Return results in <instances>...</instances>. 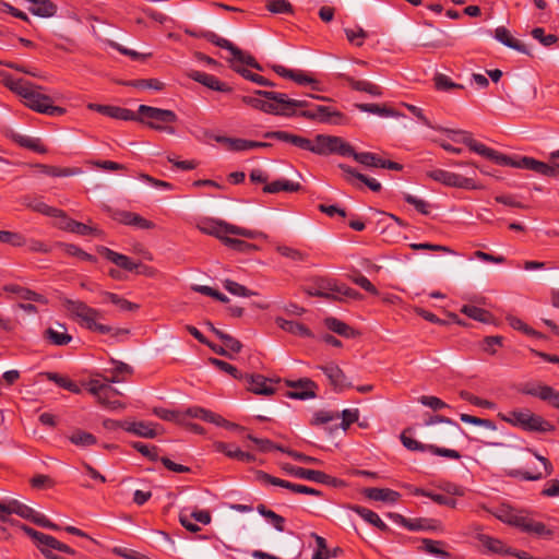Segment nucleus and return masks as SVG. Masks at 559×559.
<instances>
[{"label": "nucleus", "instance_id": "1", "mask_svg": "<svg viewBox=\"0 0 559 559\" xmlns=\"http://www.w3.org/2000/svg\"><path fill=\"white\" fill-rule=\"evenodd\" d=\"M247 105L267 114L290 117L297 114V108L308 106V102L289 98L284 93L254 91L247 95Z\"/></svg>", "mask_w": 559, "mask_h": 559}, {"label": "nucleus", "instance_id": "2", "mask_svg": "<svg viewBox=\"0 0 559 559\" xmlns=\"http://www.w3.org/2000/svg\"><path fill=\"white\" fill-rule=\"evenodd\" d=\"M495 518L503 523L515 526L522 532L534 534L539 537H551L552 531L543 522L535 521L523 511L513 509L510 506L501 504L495 510H488Z\"/></svg>", "mask_w": 559, "mask_h": 559}, {"label": "nucleus", "instance_id": "3", "mask_svg": "<svg viewBox=\"0 0 559 559\" xmlns=\"http://www.w3.org/2000/svg\"><path fill=\"white\" fill-rule=\"evenodd\" d=\"M62 306L81 326L99 334H108L112 331L111 326L97 322L102 316L100 311L90 307L86 302L63 298Z\"/></svg>", "mask_w": 559, "mask_h": 559}, {"label": "nucleus", "instance_id": "4", "mask_svg": "<svg viewBox=\"0 0 559 559\" xmlns=\"http://www.w3.org/2000/svg\"><path fill=\"white\" fill-rule=\"evenodd\" d=\"M448 132L461 135L460 139H452L456 142L465 144L472 152L495 162L497 165L523 169L524 156H509L502 154L476 141L472 133L464 130H448Z\"/></svg>", "mask_w": 559, "mask_h": 559}, {"label": "nucleus", "instance_id": "5", "mask_svg": "<svg viewBox=\"0 0 559 559\" xmlns=\"http://www.w3.org/2000/svg\"><path fill=\"white\" fill-rule=\"evenodd\" d=\"M198 228L205 235L221 239L226 246L234 250L242 251L245 249V242L235 238V236H245V229L241 227L214 218H204L199 222Z\"/></svg>", "mask_w": 559, "mask_h": 559}, {"label": "nucleus", "instance_id": "6", "mask_svg": "<svg viewBox=\"0 0 559 559\" xmlns=\"http://www.w3.org/2000/svg\"><path fill=\"white\" fill-rule=\"evenodd\" d=\"M135 114L136 119L134 121L144 123L155 131L166 132L168 134L176 133V129L171 124L177 122L178 117L173 110L140 105Z\"/></svg>", "mask_w": 559, "mask_h": 559}, {"label": "nucleus", "instance_id": "7", "mask_svg": "<svg viewBox=\"0 0 559 559\" xmlns=\"http://www.w3.org/2000/svg\"><path fill=\"white\" fill-rule=\"evenodd\" d=\"M498 417L502 421L530 432H546L554 429V426L550 423L527 408L499 413Z\"/></svg>", "mask_w": 559, "mask_h": 559}, {"label": "nucleus", "instance_id": "8", "mask_svg": "<svg viewBox=\"0 0 559 559\" xmlns=\"http://www.w3.org/2000/svg\"><path fill=\"white\" fill-rule=\"evenodd\" d=\"M312 296H319L330 300L360 299L361 295L345 284L332 278H318L316 286L309 292Z\"/></svg>", "mask_w": 559, "mask_h": 559}, {"label": "nucleus", "instance_id": "9", "mask_svg": "<svg viewBox=\"0 0 559 559\" xmlns=\"http://www.w3.org/2000/svg\"><path fill=\"white\" fill-rule=\"evenodd\" d=\"M118 380L114 377L107 379V383H103L99 380L92 379L86 383L87 391L96 397L97 402L105 408L118 409L124 408V404L118 400L120 392L112 388L109 383L117 382Z\"/></svg>", "mask_w": 559, "mask_h": 559}, {"label": "nucleus", "instance_id": "10", "mask_svg": "<svg viewBox=\"0 0 559 559\" xmlns=\"http://www.w3.org/2000/svg\"><path fill=\"white\" fill-rule=\"evenodd\" d=\"M309 152L318 155H328L337 153L347 156L353 153V146L340 136L318 134L314 141L310 140Z\"/></svg>", "mask_w": 559, "mask_h": 559}, {"label": "nucleus", "instance_id": "11", "mask_svg": "<svg viewBox=\"0 0 559 559\" xmlns=\"http://www.w3.org/2000/svg\"><path fill=\"white\" fill-rule=\"evenodd\" d=\"M427 177L447 187L467 190H477L481 188V186L478 185L473 178L464 177L462 175L443 169H433L427 171Z\"/></svg>", "mask_w": 559, "mask_h": 559}, {"label": "nucleus", "instance_id": "12", "mask_svg": "<svg viewBox=\"0 0 559 559\" xmlns=\"http://www.w3.org/2000/svg\"><path fill=\"white\" fill-rule=\"evenodd\" d=\"M40 88V86H36L34 91L31 94H28V97L25 100L26 106L37 112L48 115L51 117L64 115L66 108L55 106L52 98L48 95L41 94L39 92Z\"/></svg>", "mask_w": 559, "mask_h": 559}, {"label": "nucleus", "instance_id": "13", "mask_svg": "<svg viewBox=\"0 0 559 559\" xmlns=\"http://www.w3.org/2000/svg\"><path fill=\"white\" fill-rule=\"evenodd\" d=\"M97 252L110 261L111 263L116 264L117 266L121 267L124 271L128 272H136L139 274H151L148 271L151 270L150 266L144 265L142 263H136L132 261L128 255H124L122 253L116 252L107 247L99 246L97 247Z\"/></svg>", "mask_w": 559, "mask_h": 559}, {"label": "nucleus", "instance_id": "14", "mask_svg": "<svg viewBox=\"0 0 559 559\" xmlns=\"http://www.w3.org/2000/svg\"><path fill=\"white\" fill-rule=\"evenodd\" d=\"M409 430L411 429H406L401 433V441L406 449H408L411 451H420V452L429 451L433 455L444 456V457L452 459V460L461 459V454L456 450L440 448L435 444H425V443H421L418 440L407 436V432Z\"/></svg>", "mask_w": 559, "mask_h": 559}, {"label": "nucleus", "instance_id": "15", "mask_svg": "<svg viewBox=\"0 0 559 559\" xmlns=\"http://www.w3.org/2000/svg\"><path fill=\"white\" fill-rule=\"evenodd\" d=\"M282 469L285 473H287L290 476H294L296 478L307 479V480H311L314 483L332 485V486H336V484H337L336 478H334L321 471L308 469V468H304L300 466L292 465L289 463L283 464Z\"/></svg>", "mask_w": 559, "mask_h": 559}, {"label": "nucleus", "instance_id": "16", "mask_svg": "<svg viewBox=\"0 0 559 559\" xmlns=\"http://www.w3.org/2000/svg\"><path fill=\"white\" fill-rule=\"evenodd\" d=\"M255 479L260 481L261 484L265 485H273V486H280L283 488H286L295 493H305V495H311V496H321V491L318 489H314L312 487H308L300 484H294L277 477H274L265 472L262 471H255L254 472Z\"/></svg>", "mask_w": 559, "mask_h": 559}, {"label": "nucleus", "instance_id": "17", "mask_svg": "<svg viewBox=\"0 0 559 559\" xmlns=\"http://www.w3.org/2000/svg\"><path fill=\"white\" fill-rule=\"evenodd\" d=\"M19 527L29 536L35 543L36 547L47 559H53L58 556L52 552V550L57 549L58 539L51 535L44 534L38 532L25 524H20Z\"/></svg>", "mask_w": 559, "mask_h": 559}, {"label": "nucleus", "instance_id": "18", "mask_svg": "<svg viewBox=\"0 0 559 559\" xmlns=\"http://www.w3.org/2000/svg\"><path fill=\"white\" fill-rule=\"evenodd\" d=\"M521 392L526 395L538 397L539 400L548 403L551 407L559 411V391L550 385L542 383H526Z\"/></svg>", "mask_w": 559, "mask_h": 559}, {"label": "nucleus", "instance_id": "19", "mask_svg": "<svg viewBox=\"0 0 559 559\" xmlns=\"http://www.w3.org/2000/svg\"><path fill=\"white\" fill-rule=\"evenodd\" d=\"M280 379L266 378L259 373H247V392L258 395L271 396L276 392Z\"/></svg>", "mask_w": 559, "mask_h": 559}, {"label": "nucleus", "instance_id": "20", "mask_svg": "<svg viewBox=\"0 0 559 559\" xmlns=\"http://www.w3.org/2000/svg\"><path fill=\"white\" fill-rule=\"evenodd\" d=\"M348 156H352L357 163L372 168H385L390 170L401 171L403 169V165L396 162L383 159L379 155L371 152H360L357 153L353 148V153Z\"/></svg>", "mask_w": 559, "mask_h": 559}, {"label": "nucleus", "instance_id": "21", "mask_svg": "<svg viewBox=\"0 0 559 559\" xmlns=\"http://www.w3.org/2000/svg\"><path fill=\"white\" fill-rule=\"evenodd\" d=\"M186 415L189 416V417H192V418H199V419H202L204 421L212 423V424H214L216 426L224 427V428H226L228 430L242 431V429H243L238 424H234L231 421H228L227 419H225L221 415H218L216 413H213V412H211L209 409H205L203 407H200V406L189 407L186 411Z\"/></svg>", "mask_w": 559, "mask_h": 559}, {"label": "nucleus", "instance_id": "22", "mask_svg": "<svg viewBox=\"0 0 559 559\" xmlns=\"http://www.w3.org/2000/svg\"><path fill=\"white\" fill-rule=\"evenodd\" d=\"M286 385L293 390L287 392V396L295 400H307L316 397L318 385L309 378L299 379L297 381L286 380Z\"/></svg>", "mask_w": 559, "mask_h": 559}, {"label": "nucleus", "instance_id": "23", "mask_svg": "<svg viewBox=\"0 0 559 559\" xmlns=\"http://www.w3.org/2000/svg\"><path fill=\"white\" fill-rule=\"evenodd\" d=\"M87 108L100 115L118 120L134 121L136 119V114L134 111L119 106L90 103L87 104Z\"/></svg>", "mask_w": 559, "mask_h": 559}, {"label": "nucleus", "instance_id": "24", "mask_svg": "<svg viewBox=\"0 0 559 559\" xmlns=\"http://www.w3.org/2000/svg\"><path fill=\"white\" fill-rule=\"evenodd\" d=\"M318 368L325 374L330 384L335 390L342 391L352 386V384L347 382V378L338 365L330 362L319 366Z\"/></svg>", "mask_w": 559, "mask_h": 559}, {"label": "nucleus", "instance_id": "25", "mask_svg": "<svg viewBox=\"0 0 559 559\" xmlns=\"http://www.w3.org/2000/svg\"><path fill=\"white\" fill-rule=\"evenodd\" d=\"M528 451L532 452L535 455V457L543 464L544 472H542V471L528 472V471L516 469L514 472H511V475L521 477L524 480H539V479L546 478L547 476H550L554 472V466H552L551 462L547 457L539 455L538 453H536L532 450H528Z\"/></svg>", "mask_w": 559, "mask_h": 559}, {"label": "nucleus", "instance_id": "26", "mask_svg": "<svg viewBox=\"0 0 559 559\" xmlns=\"http://www.w3.org/2000/svg\"><path fill=\"white\" fill-rule=\"evenodd\" d=\"M299 116L319 122H330L333 117H342V114L333 110L331 107L318 105L313 108L300 111Z\"/></svg>", "mask_w": 559, "mask_h": 559}, {"label": "nucleus", "instance_id": "27", "mask_svg": "<svg viewBox=\"0 0 559 559\" xmlns=\"http://www.w3.org/2000/svg\"><path fill=\"white\" fill-rule=\"evenodd\" d=\"M264 138L276 139L282 142L290 143L292 145L305 151H309V148H311L309 139L286 131L266 132Z\"/></svg>", "mask_w": 559, "mask_h": 559}, {"label": "nucleus", "instance_id": "28", "mask_svg": "<svg viewBox=\"0 0 559 559\" xmlns=\"http://www.w3.org/2000/svg\"><path fill=\"white\" fill-rule=\"evenodd\" d=\"M364 496L370 500L374 501H382L388 503H396L400 498L401 493L392 490L390 488H377V487H370L365 488L362 491Z\"/></svg>", "mask_w": 559, "mask_h": 559}, {"label": "nucleus", "instance_id": "29", "mask_svg": "<svg viewBox=\"0 0 559 559\" xmlns=\"http://www.w3.org/2000/svg\"><path fill=\"white\" fill-rule=\"evenodd\" d=\"M60 229L70 231L80 236H88L97 234V228H94L87 224L74 221L66 214V217H61V221L57 225Z\"/></svg>", "mask_w": 559, "mask_h": 559}, {"label": "nucleus", "instance_id": "30", "mask_svg": "<svg viewBox=\"0 0 559 559\" xmlns=\"http://www.w3.org/2000/svg\"><path fill=\"white\" fill-rule=\"evenodd\" d=\"M24 205L34 212L40 213L43 215L60 218L66 217V212L63 210L50 206L43 202L40 199H32V198H25L24 199Z\"/></svg>", "mask_w": 559, "mask_h": 559}, {"label": "nucleus", "instance_id": "31", "mask_svg": "<svg viewBox=\"0 0 559 559\" xmlns=\"http://www.w3.org/2000/svg\"><path fill=\"white\" fill-rule=\"evenodd\" d=\"M10 139L21 147L27 148L32 152L39 154L47 153V147L41 143L39 138H33L29 135L20 134L17 132H11Z\"/></svg>", "mask_w": 559, "mask_h": 559}, {"label": "nucleus", "instance_id": "32", "mask_svg": "<svg viewBox=\"0 0 559 559\" xmlns=\"http://www.w3.org/2000/svg\"><path fill=\"white\" fill-rule=\"evenodd\" d=\"M121 224L128 225V226H135L140 229H152L155 227V224L152 221H148L141 215L129 212V211H121L117 213L116 217Z\"/></svg>", "mask_w": 559, "mask_h": 559}, {"label": "nucleus", "instance_id": "33", "mask_svg": "<svg viewBox=\"0 0 559 559\" xmlns=\"http://www.w3.org/2000/svg\"><path fill=\"white\" fill-rule=\"evenodd\" d=\"M189 78H191L193 81L201 83L202 85L213 90V91H219V92H227L229 91V87L221 82L216 76L201 72V71H191L189 73Z\"/></svg>", "mask_w": 559, "mask_h": 559}, {"label": "nucleus", "instance_id": "34", "mask_svg": "<svg viewBox=\"0 0 559 559\" xmlns=\"http://www.w3.org/2000/svg\"><path fill=\"white\" fill-rule=\"evenodd\" d=\"M276 324L283 331L290 333L293 335L299 336V337H312L313 336V334L309 328H307L305 324L294 321V320L277 318Z\"/></svg>", "mask_w": 559, "mask_h": 559}, {"label": "nucleus", "instance_id": "35", "mask_svg": "<svg viewBox=\"0 0 559 559\" xmlns=\"http://www.w3.org/2000/svg\"><path fill=\"white\" fill-rule=\"evenodd\" d=\"M349 509L364 519L367 523L373 525L381 532H389L390 527L380 519V516L370 509L361 506H350Z\"/></svg>", "mask_w": 559, "mask_h": 559}, {"label": "nucleus", "instance_id": "36", "mask_svg": "<svg viewBox=\"0 0 559 559\" xmlns=\"http://www.w3.org/2000/svg\"><path fill=\"white\" fill-rule=\"evenodd\" d=\"M301 189V185L299 182H294L287 179H277L269 185L263 186L262 191L264 193H278V192H297Z\"/></svg>", "mask_w": 559, "mask_h": 559}, {"label": "nucleus", "instance_id": "37", "mask_svg": "<svg viewBox=\"0 0 559 559\" xmlns=\"http://www.w3.org/2000/svg\"><path fill=\"white\" fill-rule=\"evenodd\" d=\"M478 540L484 548L492 554L510 555L513 550L508 547L502 540L491 537L489 535L481 534L478 536Z\"/></svg>", "mask_w": 559, "mask_h": 559}, {"label": "nucleus", "instance_id": "38", "mask_svg": "<svg viewBox=\"0 0 559 559\" xmlns=\"http://www.w3.org/2000/svg\"><path fill=\"white\" fill-rule=\"evenodd\" d=\"M154 427L155 425L145 421H127L123 425V430L142 438H155L157 432Z\"/></svg>", "mask_w": 559, "mask_h": 559}, {"label": "nucleus", "instance_id": "39", "mask_svg": "<svg viewBox=\"0 0 559 559\" xmlns=\"http://www.w3.org/2000/svg\"><path fill=\"white\" fill-rule=\"evenodd\" d=\"M59 326L62 329V331L48 328L44 332V338L52 345L63 346L72 341V336L67 333V328L63 324H59Z\"/></svg>", "mask_w": 559, "mask_h": 559}, {"label": "nucleus", "instance_id": "40", "mask_svg": "<svg viewBox=\"0 0 559 559\" xmlns=\"http://www.w3.org/2000/svg\"><path fill=\"white\" fill-rule=\"evenodd\" d=\"M523 169H528L546 177H555V168L550 164L528 156H524Z\"/></svg>", "mask_w": 559, "mask_h": 559}, {"label": "nucleus", "instance_id": "41", "mask_svg": "<svg viewBox=\"0 0 559 559\" xmlns=\"http://www.w3.org/2000/svg\"><path fill=\"white\" fill-rule=\"evenodd\" d=\"M324 323L329 330L341 336L350 338L357 335L356 331L352 326L334 317L326 318Z\"/></svg>", "mask_w": 559, "mask_h": 559}, {"label": "nucleus", "instance_id": "42", "mask_svg": "<svg viewBox=\"0 0 559 559\" xmlns=\"http://www.w3.org/2000/svg\"><path fill=\"white\" fill-rule=\"evenodd\" d=\"M3 508L4 509H1V512L7 514L14 513L28 521L31 520V518H33V513L35 511L28 506L21 503L17 500H10L8 503H3Z\"/></svg>", "mask_w": 559, "mask_h": 559}, {"label": "nucleus", "instance_id": "43", "mask_svg": "<svg viewBox=\"0 0 559 559\" xmlns=\"http://www.w3.org/2000/svg\"><path fill=\"white\" fill-rule=\"evenodd\" d=\"M504 46L512 48L521 53L533 56L534 44L525 43L520 37H497Z\"/></svg>", "mask_w": 559, "mask_h": 559}, {"label": "nucleus", "instance_id": "44", "mask_svg": "<svg viewBox=\"0 0 559 559\" xmlns=\"http://www.w3.org/2000/svg\"><path fill=\"white\" fill-rule=\"evenodd\" d=\"M346 81H347L348 85L355 91L365 92V93H368L371 96H376V97H379L382 95V91H381L380 86H378L369 81L356 80L354 78H347Z\"/></svg>", "mask_w": 559, "mask_h": 559}, {"label": "nucleus", "instance_id": "45", "mask_svg": "<svg viewBox=\"0 0 559 559\" xmlns=\"http://www.w3.org/2000/svg\"><path fill=\"white\" fill-rule=\"evenodd\" d=\"M45 376L49 381H52L58 386H60L64 390H68L71 393H74V394L81 393V389L78 385V383L72 381L70 378H68L66 376H61L57 372H46Z\"/></svg>", "mask_w": 559, "mask_h": 559}, {"label": "nucleus", "instance_id": "46", "mask_svg": "<svg viewBox=\"0 0 559 559\" xmlns=\"http://www.w3.org/2000/svg\"><path fill=\"white\" fill-rule=\"evenodd\" d=\"M217 40H215L214 43L222 47V48H227L230 50L233 57L240 62L239 66L236 67V71L241 74L242 76H245V56L242 53V51L238 48H236L229 40H227L226 38L224 37H216Z\"/></svg>", "mask_w": 559, "mask_h": 559}, {"label": "nucleus", "instance_id": "47", "mask_svg": "<svg viewBox=\"0 0 559 559\" xmlns=\"http://www.w3.org/2000/svg\"><path fill=\"white\" fill-rule=\"evenodd\" d=\"M33 4L29 11L41 17H50L56 13V5L50 0H27Z\"/></svg>", "mask_w": 559, "mask_h": 559}, {"label": "nucleus", "instance_id": "48", "mask_svg": "<svg viewBox=\"0 0 559 559\" xmlns=\"http://www.w3.org/2000/svg\"><path fill=\"white\" fill-rule=\"evenodd\" d=\"M415 496H424L430 498L433 502L440 504V506H447L451 509H455L457 506V501L454 498L443 496L440 493H435L421 488H416L414 490Z\"/></svg>", "mask_w": 559, "mask_h": 559}, {"label": "nucleus", "instance_id": "49", "mask_svg": "<svg viewBox=\"0 0 559 559\" xmlns=\"http://www.w3.org/2000/svg\"><path fill=\"white\" fill-rule=\"evenodd\" d=\"M102 296L105 298V300L117 306L121 311H135L140 308L138 304L131 302L115 293L103 292Z\"/></svg>", "mask_w": 559, "mask_h": 559}, {"label": "nucleus", "instance_id": "50", "mask_svg": "<svg viewBox=\"0 0 559 559\" xmlns=\"http://www.w3.org/2000/svg\"><path fill=\"white\" fill-rule=\"evenodd\" d=\"M69 440L71 443L83 448L91 447L97 443V439L93 433L80 429L73 431L72 435L69 436Z\"/></svg>", "mask_w": 559, "mask_h": 559}, {"label": "nucleus", "instance_id": "51", "mask_svg": "<svg viewBox=\"0 0 559 559\" xmlns=\"http://www.w3.org/2000/svg\"><path fill=\"white\" fill-rule=\"evenodd\" d=\"M58 246L60 248L63 249V251L68 254V255H71V257H76L79 258L80 260H83V261H88L91 263H96L97 262V259L95 255L93 254H90L87 252H85L84 250H82L80 247H78L76 245H73V243H64V242H59Z\"/></svg>", "mask_w": 559, "mask_h": 559}, {"label": "nucleus", "instance_id": "52", "mask_svg": "<svg viewBox=\"0 0 559 559\" xmlns=\"http://www.w3.org/2000/svg\"><path fill=\"white\" fill-rule=\"evenodd\" d=\"M442 545H443V542H441V540H433V539L425 538V539H423V546L420 547V549L430 555H433V556H437V557H440L443 559H449L451 557V555H450V552H448L447 550H443L441 548Z\"/></svg>", "mask_w": 559, "mask_h": 559}, {"label": "nucleus", "instance_id": "53", "mask_svg": "<svg viewBox=\"0 0 559 559\" xmlns=\"http://www.w3.org/2000/svg\"><path fill=\"white\" fill-rule=\"evenodd\" d=\"M356 107L360 111L374 114L381 117H399L400 114H397L394 109L388 108L385 106H380L378 104H357Z\"/></svg>", "mask_w": 559, "mask_h": 559}, {"label": "nucleus", "instance_id": "54", "mask_svg": "<svg viewBox=\"0 0 559 559\" xmlns=\"http://www.w3.org/2000/svg\"><path fill=\"white\" fill-rule=\"evenodd\" d=\"M276 251L284 258L292 262H304L308 259V254L297 248L280 245L276 247Z\"/></svg>", "mask_w": 559, "mask_h": 559}, {"label": "nucleus", "instance_id": "55", "mask_svg": "<svg viewBox=\"0 0 559 559\" xmlns=\"http://www.w3.org/2000/svg\"><path fill=\"white\" fill-rule=\"evenodd\" d=\"M247 440H249L254 445V449H257L258 451L263 452V453L271 452L273 450L281 451V449H285L282 445H277V444L273 443L269 439L257 438L250 433H247Z\"/></svg>", "mask_w": 559, "mask_h": 559}, {"label": "nucleus", "instance_id": "56", "mask_svg": "<svg viewBox=\"0 0 559 559\" xmlns=\"http://www.w3.org/2000/svg\"><path fill=\"white\" fill-rule=\"evenodd\" d=\"M127 86H132L135 88L141 90H155V91H162L165 87V84L160 82L157 79H139V80H132L123 83Z\"/></svg>", "mask_w": 559, "mask_h": 559}, {"label": "nucleus", "instance_id": "57", "mask_svg": "<svg viewBox=\"0 0 559 559\" xmlns=\"http://www.w3.org/2000/svg\"><path fill=\"white\" fill-rule=\"evenodd\" d=\"M215 451L226 454L230 459L245 460V452L231 443L215 442L213 444Z\"/></svg>", "mask_w": 559, "mask_h": 559}, {"label": "nucleus", "instance_id": "58", "mask_svg": "<svg viewBox=\"0 0 559 559\" xmlns=\"http://www.w3.org/2000/svg\"><path fill=\"white\" fill-rule=\"evenodd\" d=\"M38 167L41 169V171L48 176L51 177H70L75 176L81 173L79 168H61L56 166H48V165H38Z\"/></svg>", "mask_w": 559, "mask_h": 559}, {"label": "nucleus", "instance_id": "59", "mask_svg": "<svg viewBox=\"0 0 559 559\" xmlns=\"http://www.w3.org/2000/svg\"><path fill=\"white\" fill-rule=\"evenodd\" d=\"M439 522L431 519H409L406 528L409 531H432L437 530Z\"/></svg>", "mask_w": 559, "mask_h": 559}, {"label": "nucleus", "instance_id": "60", "mask_svg": "<svg viewBox=\"0 0 559 559\" xmlns=\"http://www.w3.org/2000/svg\"><path fill=\"white\" fill-rule=\"evenodd\" d=\"M461 312L479 322H488L490 318V313L487 310L473 305H464L461 308Z\"/></svg>", "mask_w": 559, "mask_h": 559}, {"label": "nucleus", "instance_id": "61", "mask_svg": "<svg viewBox=\"0 0 559 559\" xmlns=\"http://www.w3.org/2000/svg\"><path fill=\"white\" fill-rule=\"evenodd\" d=\"M0 242L8 243L13 247H23L27 243V239L20 233L0 230Z\"/></svg>", "mask_w": 559, "mask_h": 559}, {"label": "nucleus", "instance_id": "62", "mask_svg": "<svg viewBox=\"0 0 559 559\" xmlns=\"http://www.w3.org/2000/svg\"><path fill=\"white\" fill-rule=\"evenodd\" d=\"M258 511L260 514L266 518L278 532H283L285 530V519L282 515L275 513L272 510L266 509V507L263 504H260L258 507Z\"/></svg>", "mask_w": 559, "mask_h": 559}, {"label": "nucleus", "instance_id": "63", "mask_svg": "<svg viewBox=\"0 0 559 559\" xmlns=\"http://www.w3.org/2000/svg\"><path fill=\"white\" fill-rule=\"evenodd\" d=\"M433 82H435V87L438 91L449 92L454 88H457V90L464 88L463 85L453 82L448 75L442 74V73H437L433 78Z\"/></svg>", "mask_w": 559, "mask_h": 559}, {"label": "nucleus", "instance_id": "64", "mask_svg": "<svg viewBox=\"0 0 559 559\" xmlns=\"http://www.w3.org/2000/svg\"><path fill=\"white\" fill-rule=\"evenodd\" d=\"M131 447L140 452L143 456L147 457L150 461L156 462L159 459L158 448L156 445H148L140 441H134L131 443Z\"/></svg>", "mask_w": 559, "mask_h": 559}]
</instances>
